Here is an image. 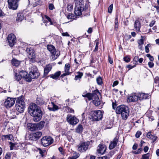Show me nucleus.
Returning a JSON list of instances; mask_svg holds the SVG:
<instances>
[{"instance_id": "13d9d810", "label": "nucleus", "mask_w": 159, "mask_h": 159, "mask_svg": "<svg viewBox=\"0 0 159 159\" xmlns=\"http://www.w3.org/2000/svg\"><path fill=\"white\" fill-rule=\"evenodd\" d=\"M148 65L149 67L152 68L153 67L154 64L153 62L149 61L148 62Z\"/></svg>"}, {"instance_id": "a878e982", "label": "nucleus", "mask_w": 159, "mask_h": 159, "mask_svg": "<svg viewBox=\"0 0 159 159\" xmlns=\"http://www.w3.org/2000/svg\"><path fill=\"white\" fill-rule=\"evenodd\" d=\"M24 15L22 13H18L16 21L17 22H20L24 19Z\"/></svg>"}, {"instance_id": "20e7f679", "label": "nucleus", "mask_w": 159, "mask_h": 159, "mask_svg": "<svg viewBox=\"0 0 159 159\" xmlns=\"http://www.w3.org/2000/svg\"><path fill=\"white\" fill-rule=\"evenodd\" d=\"M25 103L24 101V98L22 97H20L17 99L16 103V107L17 110L20 112H23Z\"/></svg>"}, {"instance_id": "680f3d73", "label": "nucleus", "mask_w": 159, "mask_h": 159, "mask_svg": "<svg viewBox=\"0 0 159 159\" xmlns=\"http://www.w3.org/2000/svg\"><path fill=\"white\" fill-rule=\"evenodd\" d=\"M154 82L156 83H158L159 82V77L158 76H156L154 79Z\"/></svg>"}, {"instance_id": "8fccbe9b", "label": "nucleus", "mask_w": 159, "mask_h": 159, "mask_svg": "<svg viewBox=\"0 0 159 159\" xmlns=\"http://www.w3.org/2000/svg\"><path fill=\"white\" fill-rule=\"evenodd\" d=\"M113 9V4H111L109 7L108 9V12L109 13H111Z\"/></svg>"}, {"instance_id": "c85d7f7f", "label": "nucleus", "mask_w": 159, "mask_h": 159, "mask_svg": "<svg viewBox=\"0 0 159 159\" xmlns=\"http://www.w3.org/2000/svg\"><path fill=\"white\" fill-rule=\"evenodd\" d=\"M140 23L138 20H136L135 21L134 27L137 31H139L140 28Z\"/></svg>"}, {"instance_id": "b1692460", "label": "nucleus", "mask_w": 159, "mask_h": 159, "mask_svg": "<svg viewBox=\"0 0 159 159\" xmlns=\"http://www.w3.org/2000/svg\"><path fill=\"white\" fill-rule=\"evenodd\" d=\"M83 7L79 6L75 7V8L74 13L76 16H80L81 15V11L83 9Z\"/></svg>"}, {"instance_id": "bb28decb", "label": "nucleus", "mask_w": 159, "mask_h": 159, "mask_svg": "<svg viewBox=\"0 0 159 159\" xmlns=\"http://www.w3.org/2000/svg\"><path fill=\"white\" fill-rule=\"evenodd\" d=\"M61 74V72L60 71H58L55 72L54 74L51 75L50 77L53 79L57 80L58 79Z\"/></svg>"}, {"instance_id": "6e6d98bb", "label": "nucleus", "mask_w": 159, "mask_h": 159, "mask_svg": "<svg viewBox=\"0 0 159 159\" xmlns=\"http://www.w3.org/2000/svg\"><path fill=\"white\" fill-rule=\"evenodd\" d=\"M48 7L49 9L50 10H52L54 8V5L52 3H50L49 4Z\"/></svg>"}, {"instance_id": "2f4dec72", "label": "nucleus", "mask_w": 159, "mask_h": 159, "mask_svg": "<svg viewBox=\"0 0 159 159\" xmlns=\"http://www.w3.org/2000/svg\"><path fill=\"white\" fill-rule=\"evenodd\" d=\"M73 155V156L69 157L67 159H76L80 156V154L76 152H74Z\"/></svg>"}, {"instance_id": "ddd939ff", "label": "nucleus", "mask_w": 159, "mask_h": 159, "mask_svg": "<svg viewBox=\"0 0 159 159\" xmlns=\"http://www.w3.org/2000/svg\"><path fill=\"white\" fill-rule=\"evenodd\" d=\"M42 135V133L39 131L32 133L29 135V138L30 140L33 141H36L39 139Z\"/></svg>"}, {"instance_id": "aec40b11", "label": "nucleus", "mask_w": 159, "mask_h": 159, "mask_svg": "<svg viewBox=\"0 0 159 159\" xmlns=\"http://www.w3.org/2000/svg\"><path fill=\"white\" fill-rule=\"evenodd\" d=\"M48 108L49 111H56L59 109L58 107L52 102L48 105Z\"/></svg>"}, {"instance_id": "e433bc0d", "label": "nucleus", "mask_w": 159, "mask_h": 159, "mask_svg": "<svg viewBox=\"0 0 159 159\" xmlns=\"http://www.w3.org/2000/svg\"><path fill=\"white\" fill-rule=\"evenodd\" d=\"M111 157V152L107 156H106L103 157H98V159H107Z\"/></svg>"}, {"instance_id": "393cba45", "label": "nucleus", "mask_w": 159, "mask_h": 159, "mask_svg": "<svg viewBox=\"0 0 159 159\" xmlns=\"http://www.w3.org/2000/svg\"><path fill=\"white\" fill-rule=\"evenodd\" d=\"M147 137L148 138L151 139L153 142L155 141L157 138V136L152 134L151 132H149L147 133Z\"/></svg>"}, {"instance_id": "7ed1b4c3", "label": "nucleus", "mask_w": 159, "mask_h": 159, "mask_svg": "<svg viewBox=\"0 0 159 159\" xmlns=\"http://www.w3.org/2000/svg\"><path fill=\"white\" fill-rule=\"evenodd\" d=\"M90 119L92 121H98L103 117V113L102 111L99 110L91 111Z\"/></svg>"}, {"instance_id": "09e8293b", "label": "nucleus", "mask_w": 159, "mask_h": 159, "mask_svg": "<svg viewBox=\"0 0 159 159\" xmlns=\"http://www.w3.org/2000/svg\"><path fill=\"white\" fill-rule=\"evenodd\" d=\"M39 153L41 155L42 157H43L44 156V155L43 154L45 152V150H42L41 149H39Z\"/></svg>"}, {"instance_id": "bf43d9fd", "label": "nucleus", "mask_w": 159, "mask_h": 159, "mask_svg": "<svg viewBox=\"0 0 159 159\" xmlns=\"http://www.w3.org/2000/svg\"><path fill=\"white\" fill-rule=\"evenodd\" d=\"M99 44V43L97 42L96 43V46L95 49L93 51L96 52L98 51V45Z\"/></svg>"}, {"instance_id": "a18cd8bd", "label": "nucleus", "mask_w": 159, "mask_h": 159, "mask_svg": "<svg viewBox=\"0 0 159 159\" xmlns=\"http://www.w3.org/2000/svg\"><path fill=\"white\" fill-rule=\"evenodd\" d=\"M11 153L8 152L5 155L4 159H11Z\"/></svg>"}, {"instance_id": "412c9836", "label": "nucleus", "mask_w": 159, "mask_h": 159, "mask_svg": "<svg viewBox=\"0 0 159 159\" xmlns=\"http://www.w3.org/2000/svg\"><path fill=\"white\" fill-rule=\"evenodd\" d=\"M27 127L28 129L31 131L38 130L36 124L29 123L28 124Z\"/></svg>"}, {"instance_id": "4d7b16f0", "label": "nucleus", "mask_w": 159, "mask_h": 159, "mask_svg": "<svg viewBox=\"0 0 159 159\" xmlns=\"http://www.w3.org/2000/svg\"><path fill=\"white\" fill-rule=\"evenodd\" d=\"M58 56H57L56 55H55L52 54V56H51V57H52L51 59L52 60H54L56 59H57V57Z\"/></svg>"}, {"instance_id": "69168bd1", "label": "nucleus", "mask_w": 159, "mask_h": 159, "mask_svg": "<svg viewBox=\"0 0 159 159\" xmlns=\"http://www.w3.org/2000/svg\"><path fill=\"white\" fill-rule=\"evenodd\" d=\"M62 36H70L69 34L67 32H65V33H62Z\"/></svg>"}, {"instance_id": "9b49d317", "label": "nucleus", "mask_w": 159, "mask_h": 159, "mask_svg": "<svg viewBox=\"0 0 159 159\" xmlns=\"http://www.w3.org/2000/svg\"><path fill=\"white\" fill-rule=\"evenodd\" d=\"M66 120L70 124L75 125L78 123L79 121L76 117L71 115H67L66 116Z\"/></svg>"}, {"instance_id": "dca6fc26", "label": "nucleus", "mask_w": 159, "mask_h": 159, "mask_svg": "<svg viewBox=\"0 0 159 159\" xmlns=\"http://www.w3.org/2000/svg\"><path fill=\"white\" fill-rule=\"evenodd\" d=\"M107 149L105 145L103 144H100L97 147V151L99 153L103 154H104Z\"/></svg>"}, {"instance_id": "f03ea898", "label": "nucleus", "mask_w": 159, "mask_h": 159, "mask_svg": "<svg viewBox=\"0 0 159 159\" xmlns=\"http://www.w3.org/2000/svg\"><path fill=\"white\" fill-rule=\"evenodd\" d=\"M116 112L117 114H121L122 119L124 120L127 119L129 113L128 107L124 105L118 106L116 109Z\"/></svg>"}, {"instance_id": "603ef678", "label": "nucleus", "mask_w": 159, "mask_h": 159, "mask_svg": "<svg viewBox=\"0 0 159 159\" xmlns=\"http://www.w3.org/2000/svg\"><path fill=\"white\" fill-rule=\"evenodd\" d=\"M124 61L126 62H128L130 61V58L127 57H124Z\"/></svg>"}, {"instance_id": "9d476101", "label": "nucleus", "mask_w": 159, "mask_h": 159, "mask_svg": "<svg viewBox=\"0 0 159 159\" xmlns=\"http://www.w3.org/2000/svg\"><path fill=\"white\" fill-rule=\"evenodd\" d=\"M16 99L14 98L8 97L4 103V106L7 108H9L13 106L15 103Z\"/></svg>"}, {"instance_id": "c03bdc74", "label": "nucleus", "mask_w": 159, "mask_h": 159, "mask_svg": "<svg viewBox=\"0 0 159 159\" xmlns=\"http://www.w3.org/2000/svg\"><path fill=\"white\" fill-rule=\"evenodd\" d=\"M15 75L16 76V79L18 81L20 80L21 78L22 77L20 75H19V74H18L17 73H15Z\"/></svg>"}, {"instance_id": "473e14b6", "label": "nucleus", "mask_w": 159, "mask_h": 159, "mask_svg": "<svg viewBox=\"0 0 159 159\" xmlns=\"http://www.w3.org/2000/svg\"><path fill=\"white\" fill-rule=\"evenodd\" d=\"M23 78L26 81L28 82H30L32 80V79H33L31 77V76H30L29 73V74H27V75H26Z\"/></svg>"}, {"instance_id": "ea45409f", "label": "nucleus", "mask_w": 159, "mask_h": 159, "mask_svg": "<svg viewBox=\"0 0 159 159\" xmlns=\"http://www.w3.org/2000/svg\"><path fill=\"white\" fill-rule=\"evenodd\" d=\"M96 81L98 84L101 85L102 83V80L100 77L97 78L96 79Z\"/></svg>"}, {"instance_id": "49530a36", "label": "nucleus", "mask_w": 159, "mask_h": 159, "mask_svg": "<svg viewBox=\"0 0 159 159\" xmlns=\"http://www.w3.org/2000/svg\"><path fill=\"white\" fill-rule=\"evenodd\" d=\"M151 46V44H148L145 47V52L146 53H148L149 51V48Z\"/></svg>"}, {"instance_id": "e2e57ef3", "label": "nucleus", "mask_w": 159, "mask_h": 159, "mask_svg": "<svg viewBox=\"0 0 159 159\" xmlns=\"http://www.w3.org/2000/svg\"><path fill=\"white\" fill-rule=\"evenodd\" d=\"M142 151V148H140L138 149L137 152H135V153L136 154L140 153Z\"/></svg>"}, {"instance_id": "423d86ee", "label": "nucleus", "mask_w": 159, "mask_h": 159, "mask_svg": "<svg viewBox=\"0 0 159 159\" xmlns=\"http://www.w3.org/2000/svg\"><path fill=\"white\" fill-rule=\"evenodd\" d=\"M100 93L98 90L94 91L93 92V96L91 100H93V104L96 106H99L101 102L98 96L100 95Z\"/></svg>"}, {"instance_id": "f3484780", "label": "nucleus", "mask_w": 159, "mask_h": 159, "mask_svg": "<svg viewBox=\"0 0 159 159\" xmlns=\"http://www.w3.org/2000/svg\"><path fill=\"white\" fill-rule=\"evenodd\" d=\"M138 96L136 94V93H133L131 94L128 97L127 99L128 102H136L138 100Z\"/></svg>"}, {"instance_id": "0eeeda50", "label": "nucleus", "mask_w": 159, "mask_h": 159, "mask_svg": "<svg viewBox=\"0 0 159 159\" xmlns=\"http://www.w3.org/2000/svg\"><path fill=\"white\" fill-rule=\"evenodd\" d=\"M53 142V139L50 136H44L41 139V144L44 147L51 144Z\"/></svg>"}, {"instance_id": "3c124183", "label": "nucleus", "mask_w": 159, "mask_h": 159, "mask_svg": "<svg viewBox=\"0 0 159 159\" xmlns=\"http://www.w3.org/2000/svg\"><path fill=\"white\" fill-rule=\"evenodd\" d=\"M74 17V16H73V15L71 14L68 15L67 16V18L68 19H72Z\"/></svg>"}, {"instance_id": "864d4df0", "label": "nucleus", "mask_w": 159, "mask_h": 159, "mask_svg": "<svg viewBox=\"0 0 159 159\" xmlns=\"http://www.w3.org/2000/svg\"><path fill=\"white\" fill-rule=\"evenodd\" d=\"M141 134V131H138L136 133L135 136L136 138H138L140 136Z\"/></svg>"}, {"instance_id": "4be33fe9", "label": "nucleus", "mask_w": 159, "mask_h": 159, "mask_svg": "<svg viewBox=\"0 0 159 159\" xmlns=\"http://www.w3.org/2000/svg\"><path fill=\"white\" fill-rule=\"evenodd\" d=\"M138 98L139 100H142L147 98H149L150 95L148 94H145L143 93H140L139 94Z\"/></svg>"}, {"instance_id": "a19ab883", "label": "nucleus", "mask_w": 159, "mask_h": 159, "mask_svg": "<svg viewBox=\"0 0 159 159\" xmlns=\"http://www.w3.org/2000/svg\"><path fill=\"white\" fill-rule=\"evenodd\" d=\"M73 6L71 4H68L67 7V10L68 11H70L73 9Z\"/></svg>"}, {"instance_id": "5701e85b", "label": "nucleus", "mask_w": 159, "mask_h": 159, "mask_svg": "<svg viewBox=\"0 0 159 159\" xmlns=\"http://www.w3.org/2000/svg\"><path fill=\"white\" fill-rule=\"evenodd\" d=\"M52 69V66L50 65H48L44 68V77L46 76L48 74V73L51 71Z\"/></svg>"}, {"instance_id": "6ab92c4d", "label": "nucleus", "mask_w": 159, "mask_h": 159, "mask_svg": "<svg viewBox=\"0 0 159 159\" xmlns=\"http://www.w3.org/2000/svg\"><path fill=\"white\" fill-rule=\"evenodd\" d=\"M118 138L116 137L113 141H111L109 146V148L110 150L113 149L116 146L117 143L118 142Z\"/></svg>"}, {"instance_id": "1a4fd4ad", "label": "nucleus", "mask_w": 159, "mask_h": 159, "mask_svg": "<svg viewBox=\"0 0 159 159\" xmlns=\"http://www.w3.org/2000/svg\"><path fill=\"white\" fill-rule=\"evenodd\" d=\"M29 73L30 76H31L33 79H37L40 75V73L37 68L35 66L31 67Z\"/></svg>"}, {"instance_id": "79ce46f5", "label": "nucleus", "mask_w": 159, "mask_h": 159, "mask_svg": "<svg viewBox=\"0 0 159 159\" xmlns=\"http://www.w3.org/2000/svg\"><path fill=\"white\" fill-rule=\"evenodd\" d=\"M118 21L117 18H116L115 19V29L116 31H117L118 30Z\"/></svg>"}, {"instance_id": "2eb2a0df", "label": "nucleus", "mask_w": 159, "mask_h": 159, "mask_svg": "<svg viewBox=\"0 0 159 159\" xmlns=\"http://www.w3.org/2000/svg\"><path fill=\"white\" fill-rule=\"evenodd\" d=\"M47 47V49L52 54L55 55L57 56L60 55V51L58 50H56L55 48L52 45H48Z\"/></svg>"}, {"instance_id": "cd10ccee", "label": "nucleus", "mask_w": 159, "mask_h": 159, "mask_svg": "<svg viewBox=\"0 0 159 159\" xmlns=\"http://www.w3.org/2000/svg\"><path fill=\"white\" fill-rule=\"evenodd\" d=\"M74 2L75 3V7H78L79 6L83 7V0H74Z\"/></svg>"}, {"instance_id": "7c9ffc66", "label": "nucleus", "mask_w": 159, "mask_h": 159, "mask_svg": "<svg viewBox=\"0 0 159 159\" xmlns=\"http://www.w3.org/2000/svg\"><path fill=\"white\" fill-rule=\"evenodd\" d=\"M45 123L44 121H42L39 123L36 124L38 130H39L41 129L44 127Z\"/></svg>"}, {"instance_id": "f8f14e48", "label": "nucleus", "mask_w": 159, "mask_h": 159, "mask_svg": "<svg viewBox=\"0 0 159 159\" xmlns=\"http://www.w3.org/2000/svg\"><path fill=\"white\" fill-rule=\"evenodd\" d=\"M19 0H8V7L11 9L16 10L17 8Z\"/></svg>"}, {"instance_id": "0e129e2a", "label": "nucleus", "mask_w": 159, "mask_h": 159, "mask_svg": "<svg viewBox=\"0 0 159 159\" xmlns=\"http://www.w3.org/2000/svg\"><path fill=\"white\" fill-rule=\"evenodd\" d=\"M137 147H138V144L136 143H135L133 145V146L132 147V148L133 150H135L137 149Z\"/></svg>"}, {"instance_id": "72a5a7b5", "label": "nucleus", "mask_w": 159, "mask_h": 159, "mask_svg": "<svg viewBox=\"0 0 159 159\" xmlns=\"http://www.w3.org/2000/svg\"><path fill=\"white\" fill-rule=\"evenodd\" d=\"M83 130V127L82 125H79L76 128V132L79 133H81L82 132Z\"/></svg>"}, {"instance_id": "338daca9", "label": "nucleus", "mask_w": 159, "mask_h": 159, "mask_svg": "<svg viewBox=\"0 0 159 159\" xmlns=\"http://www.w3.org/2000/svg\"><path fill=\"white\" fill-rule=\"evenodd\" d=\"M135 65H134V66H132L131 65H127V68H128L129 69H132L133 68H134V67H135Z\"/></svg>"}, {"instance_id": "5fc2aeb1", "label": "nucleus", "mask_w": 159, "mask_h": 159, "mask_svg": "<svg viewBox=\"0 0 159 159\" xmlns=\"http://www.w3.org/2000/svg\"><path fill=\"white\" fill-rule=\"evenodd\" d=\"M143 40L142 39L138 41V43L139 45H142L143 44Z\"/></svg>"}, {"instance_id": "052dcab7", "label": "nucleus", "mask_w": 159, "mask_h": 159, "mask_svg": "<svg viewBox=\"0 0 159 159\" xmlns=\"http://www.w3.org/2000/svg\"><path fill=\"white\" fill-rule=\"evenodd\" d=\"M67 109H68V112H69L70 113H74V111L72 108H70L69 107H68L67 108Z\"/></svg>"}, {"instance_id": "c9c22d12", "label": "nucleus", "mask_w": 159, "mask_h": 159, "mask_svg": "<svg viewBox=\"0 0 159 159\" xmlns=\"http://www.w3.org/2000/svg\"><path fill=\"white\" fill-rule=\"evenodd\" d=\"M92 96L93 93H88L85 95H83V97L87 98L89 100H91V98L92 97Z\"/></svg>"}, {"instance_id": "58836bf2", "label": "nucleus", "mask_w": 159, "mask_h": 159, "mask_svg": "<svg viewBox=\"0 0 159 159\" xmlns=\"http://www.w3.org/2000/svg\"><path fill=\"white\" fill-rule=\"evenodd\" d=\"M18 72L19 75H20L23 78H24L26 75H27V74L26 71L24 70L18 71Z\"/></svg>"}, {"instance_id": "a211bd4d", "label": "nucleus", "mask_w": 159, "mask_h": 159, "mask_svg": "<svg viewBox=\"0 0 159 159\" xmlns=\"http://www.w3.org/2000/svg\"><path fill=\"white\" fill-rule=\"evenodd\" d=\"M43 22L45 24V25H52L53 24L51 19L47 15H44L43 17Z\"/></svg>"}, {"instance_id": "f257e3e1", "label": "nucleus", "mask_w": 159, "mask_h": 159, "mask_svg": "<svg viewBox=\"0 0 159 159\" xmlns=\"http://www.w3.org/2000/svg\"><path fill=\"white\" fill-rule=\"evenodd\" d=\"M29 113L33 117V120L35 122L40 120L42 116V111L40 108L33 103H30L28 108Z\"/></svg>"}, {"instance_id": "6e6552de", "label": "nucleus", "mask_w": 159, "mask_h": 159, "mask_svg": "<svg viewBox=\"0 0 159 159\" xmlns=\"http://www.w3.org/2000/svg\"><path fill=\"white\" fill-rule=\"evenodd\" d=\"M26 51L28 53L27 56L30 59V61L34 62L35 61V54L33 49L31 48H27L26 49Z\"/></svg>"}, {"instance_id": "39448f33", "label": "nucleus", "mask_w": 159, "mask_h": 159, "mask_svg": "<svg viewBox=\"0 0 159 159\" xmlns=\"http://www.w3.org/2000/svg\"><path fill=\"white\" fill-rule=\"evenodd\" d=\"M90 143L89 141L81 142L77 145V150L80 152H84L89 149Z\"/></svg>"}, {"instance_id": "de8ad7c7", "label": "nucleus", "mask_w": 159, "mask_h": 159, "mask_svg": "<svg viewBox=\"0 0 159 159\" xmlns=\"http://www.w3.org/2000/svg\"><path fill=\"white\" fill-rule=\"evenodd\" d=\"M146 56L148 57L149 58L150 61H154V59L153 58V57L150 54H147L146 55Z\"/></svg>"}, {"instance_id": "37998d69", "label": "nucleus", "mask_w": 159, "mask_h": 159, "mask_svg": "<svg viewBox=\"0 0 159 159\" xmlns=\"http://www.w3.org/2000/svg\"><path fill=\"white\" fill-rule=\"evenodd\" d=\"M149 154L148 153H147L143 155L142 156L141 159H149Z\"/></svg>"}, {"instance_id": "4468645a", "label": "nucleus", "mask_w": 159, "mask_h": 159, "mask_svg": "<svg viewBox=\"0 0 159 159\" xmlns=\"http://www.w3.org/2000/svg\"><path fill=\"white\" fill-rule=\"evenodd\" d=\"M9 45L11 47H13L16 41V38L15 35L13 34H9L7 38Z\"/></svg>"}, {"instance_id": "c756f323", "label": "nucleus", "mask_w": 159, "mask_h": 159, "mask_svg": "<svg viewBox=\"0 0 159 159\" xmlns=\"http://www.w3.org/2000/svg\"><path fill=\"white\" fill-rule=\"evenodd\" d=\"M12 64L13 66L17 67L20 63V61L16 59H13L11 61Z\"/></svg>"}, {"instance_id": "4c0bfd02", "label": "nucleus", "mask_w": 159, "mask_h": 159, "mask_svg": "<svg viewBox=\"0 0 159 159\" xmlns=\"http://www.w3.org/2000/svg\"><path fill=\"white\" fill-rule=\"evenodd\" d=\"M2 137H4L5 139H8L11 140L12 139V136L11 134L3 135Z\"/></svg>"}, {"instance_id": "f704fd0d", "label": "nucleus", "mask_w": 159, "mask_h": 159, "mask_svg": "<svg viewBox=\"0 0 159 159\" xmlns=\"http://www.w3.org/2000/svg\"><path fill=\"white\" fill-rule=\"evenodd\" d=\"M83 75V74L82 73L80 72H78L77 73V75L75 76V80H77L78 79H80L81 78L82 76Z\"/></svg>"}, {"instance_id": "774afa93", "label": "nucleus", "mask_w": 159, "mask_h": 159, "mask_svg": "<svg viewBox=\"0 0 159 159\" xmlns=\"http://www.w3.org/2000/svg\"><path fill=\"white\" fill-rule=\"evenodd\" d=\"M155 23V20H152L149 26L151 27H152L154 25Z\"/></svg>"}]
</instances>
